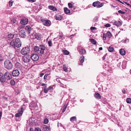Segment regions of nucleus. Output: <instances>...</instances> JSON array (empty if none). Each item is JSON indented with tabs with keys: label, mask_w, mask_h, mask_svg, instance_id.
Here are the masks:
<instances>
[{
	"label": "nucleus",
	"mask_w": 131,
	"mask_h": 131,
	"mask_svg": "<svg viewBox=\"0 0 131 131\" xmlns=\"http://www.w3.org/2000/svg\"><path fill=\"white\" fill-rule=\"evenodd\" d=\"M4 66L5 68L8 69H11L13 67L12 64L9 60H6L5 61Z\"/></svg>",
	"instance_id": "nucleus-1"
},
{
	"label": "nucleus",
	"mask_w": 131,
	"mask_h": 131,
	"mask_svg": "<svg viewBox=\"0 0 131 131\" xmlns=\"http://www.w3.org/2000/svg\"><path fill=\"white\" fill-rule=\"evenodd\" d=\"M30 49L28 47L23 48L21 51V52L22 54L25 55L28 53L29 52Z\"/></svg>",
	"instance_id": "nucleus-2"
},
{
	"label": "nucleus",
	"mask_w": 131,
	"mask_h": 131,
	"mask_svg": "<svg viewBox=\"0 0 131 131\" xmlns=\"http://www.w3.org/2000/svg\"><path fill=\"white\" fill-rule=\"evenodd\" d=\"M4 77L5 79H6L7 80H10L12 78L11 74L8 72H6L5 73Z\"/></svg>",
	"instance_id": "nucleus-3"
},
{
	"label": "nucleus",
	"mask_w": 131,
	"mask_h": 131,
	"mask_svg": "<svg viewBox=\"0 0 131 131\" xmlns=\"http://www.w3.org/2000/svg\"><path fill=\"white\" fill-rule=\"evenodd\" d=\"M15 45L16 47L19 48L21 47V42L19 38H16L15 41Z\"/></svg>",
	"instance_id": "nucleus-4"
},
{
	"label": "nucleus",
	"mask_w": 131,
	"mask_h": 131,
	"mask_svg": "<svg viewBox=\"0 0 131 131\" xmlns=\"http://www.w3.org/2000/svg\"><path fill=\"white\" fill-rule=\"evenodd\" d=\"M41 21H42L43 24L46 26H49L51 24V22L49 20H44L41 19Z\"/></svg>",
	"instance_id": "nucleus-5"
},
{
	"label": "nucleus",
	"mask_w": 131,
	"mask_h": 131,
	"mask_svg": "<svg viewBox=\"0 0 131 131\" xmlns=\"http://www.w3.org/2000/svg\"><path fill=\"white\" fill-rule=\"evenodd\" d=\"M30 56L26 55L24 56L23 57V60L24 62L27 63L29 62L30 60Z\"/></svg>",
	"instance_id": "nucleus-6"
},
{
	"label": "nucleus",
	"mask_w": 131,
	"mask_h": 131,
	"mask_svg": "<svg viewBox=\"0 0 131 131\" xmlns=\"http://www.w3.org/2000/svg\"><path fill=\"white\" fill-rule=\"evenodd\" d=\"M23 107H21V108L18 111V113L15 115V116L16 117H18L21 116L23 113Z\"/></svg>",
	"instance_id": "nucleus-7"
},
{
	"label": "nucleus",
	"mask_w": 131,
	"mask_h": 131,
	"mask_svg": "<svg viewBox=\"0 0 131 131\" xmlns=\"http://www.w3.org/2000/svg\"><path fill=\"white\" fill-rule=\"evenodd\" d=\"M19 34L20 36L22 38H25L26 36L25 30L24 29H22L20 31Z\"/></svg>",
	"instance_id": "nucleus-8"
},
{
	"label": "nucleus",
	"mask_w": 131,
	"mask_h": 131,
	"mask_svg": "<svg viewBox=\"0 0 131 131\" xmlns=\"http://www.w3.org/2000/svg\"><path fill=\"white\" fill-rule=\"evenodd\" d=\"M30 57L33 61H37L39 58L38 55L34 54H33Z\"/></svg>",
	"instance_id": "nucleus-9"
},
{
	"label": "nucleus",
	"mask_w": 131,
	"mask_h": 131,
	"mask_svg": "<svg viewBox=\"0 0 131 131\" xmlns=\"http://www.w3.org/2000/svg\"><path fill=\"white\" fill-rule=\"evenodd\" d=\"M19 74V72L17 70H14L12 73V75L14 77H17L18 76Z\"/></svg>",
	"instance_id": "nucleus-10"
},
{
	"label": "nucleus",
	"mask_w": 131,
	"mask_h": 131,
	"mask_svg": "<svg viewBox=\"0 0 131 131\" xmlns=\"http://www.w3.org/2000/svg\"><path fill=\"white\" fill-rule=\"evenodd\" d=\"M15 54L11 53H9L8 54V57L13 61H14L15 59Z\"/></svg>",
	"instance_id": "nucleus-11"
},
{
	"label": "nucleus",
	"mask_w": 131,
	"mask_h": 131,
	"mask_svg": "<svg viewBox=\"0 0 131 131\" xmlns=\"http://www.w3.org/2000/svg\"><path fill=\"white\" fill-rule=\"evenodd\" d=\"M5 81V78L3 74L2 73L0 72V81L2 82L3 83Z\"/></svg>",
	"instance_id": "nucleus-12"
},
{
	"label": "nucleus",
	"mask_w": 131,
	"mask_h": 131,
	"mask_svg": "<svg viewBox=\"0 0 131 131\" xmlns=\"http://www.w3.org/2000/svg\"><path fill=\"white\" fill-rule=\"evenodd\" d=\"M28 22V19L26 18H24L21 21V23L23 25H26Z\"/></svg>",
	"instance_id": "nucleus-13"
},
{
	"label": "nucleus",
	"mask_w": 131,
	"mask_h": 131,
	"mask_svg": "<svg viewBox=\"0 0 131 131\" xmlns=\"http://www.w3.org/2000/svg\"><path fill=\"white\" fill-rule=\"evenodd\" d=\"M55 18L56 20H61L62 18V17L60 14H57L55 16Z\"/></svg>",
	"instance_id": "nucleus-14"
},
{
	"label": "nucleus",
	"mask_w": 131,
	"mask_h": 131,
	"mask_svg": "<svg viewBox=\"0 0 131 131\" xmlns=\"http://www.w3.org/2000/svg\"><path fill=\"white\" fill-rule=\"evenodd\" d=\"M41 86H44L43 89L44 90V92L46 93L49 91L48 88H46L47 84H41Z\"/></svg>",
	"instance_id": "nucleus-15"
},
{
	"label": "nucleus",
	"mask_w": 131,
	"mask_h": 131,
	"mask_svg": "<svg viewBox=\"0 0 131 131\" xmlns=\"http://www.w3.org/2000/svg\"><path fill=\"white\" fill-rule=\"evenodd\" d=\"M94 96L97 99H101V96L99 93L95 92L94 94Z\"/></svg>",
	"instance_id": "nucleus-16"
},
{
	"label": "nucleus",
	"mask_w": 131,
	"mask_h": 131,
	"mask_svg": "<svg viewBox=\"0 0 131 131\" xmlns=\"http://www.w3.org/2000/svg\"><path fill=\"white\" fill-rule=\"evenodd\" d=\"M9 46L10 47L13 48L15 49V48L16 46L14 41L12 40V41L10 43Z\"/></svg>",
	"instance_id": "nucleus-17"
},
{
	"label": "nucleus",
	"mask_w": 131,
	"mask_h": 131,
	"mask_svg": "<svg viewBox=\"0 0 131 131\" xmlns=\"http://www.w3.org/2000/svg\"><path fill=\"white\" fill-rule=\"evenodd\" d=\"M78 50L79 51L80 53L81 54H85L86 53V51L84 49H79V50Z\"/></svg>",
	"instance_id": "nucleus-18"
},
{
	"label": "nucleus",
	"mask_w": 131,
	"mask_h": 131,
	"mask_svg": "<svg viewBox=\"0 0 131 131\" xmlns=\"http://www.w3.org/2000/svg\"><path fill=\"white\" fill-rule=\"evenodd\" d=\"M114 23L115 25L118 27L120 26L122 24L121 22L119 21H115L114 22Z\"/></svg>",
	"instance_id": "nucleus-19"
},
{
	"label": "nucleus",
	"mask_w": 131,
	"mask_h": 131,
	"mask_svg": "<svg viewBox=\"0 0 131 131\" xmlns=\"http://www.w3.org/2000/svg\"><path fill=\"white\" fill-rule=\"evenodd\" d=\"M35 38L39 40L41 39V35L39 33H36L35 35Z\"/></svg>",
	"instance_id": "nucleus-20"
},
{
	"label": "nucleus",
	"mask_w": 131,
	"mask_h": 131,
	"mask_svg": "<svg viewBox=\"0 0 131 131\" xmlns=\"http://www.w3.org/2000/svg\"><path fill=\"white\" fill-rule=\"evenodd\" d=\"M48 8L49 9L53 11H57V9L55 7L51 5L49 6Z\"/></svg>",
	"instance_id": "nucleus-21"
},
{
	"label": "nucleus",
	"mask_w": 131,
	"mask_h": 131,
	"mask_svg": "<svg viewBox=\"0 0 131 131\" xmlns=\"http://www.w3.org/2000/svg\"><path fill=\"white\" fill-rule=\"evenodd\" d=\"M120 54L124 56L125 55L126 53L125 50L123 49H121L119 50Z\"/></svg>",
	"instance_id": "nucleus-22"
},
{
	"label": "nucleus",
	"mask_w": 131,
	"mask_h": 131,
	"mask_svg": "<svg viewBox=\"0 0 131 131\" xmlns=\"http://www.w3.org/2000/svg\"><path fill=\"white\" fill-rule=\"evenodd\" d=\"M49 128L47 126L45 125L43 127L42 130L43 131H49Z\"/></svg>",
	"instance_id": "nucleus-23"
},
{
	"label": "nucleus",
	"mask_w": 131,
	"mask_h": 131,
	"mask_svg": "<svg viewBox=\"0 0 131 131\" xmlns=\"http://www.w3.org/2000/svg\"><path fill=\"white\" fill-rule=\"evenodd\" d=\"M64 13L66 14L70 13V10L67 7L64 8Z\"/></svg>",
	"instance_id": "nucleus-24"
},
{
	"label": "nucleus",
	"mask_w": 131,
	"mask_h": 131,
	"mask_svg": "<svg viewBox=\"0 0 131 131\" xmlns=\"http://www.w3.org/2000/svg\"><path fill=\"white\" fill-rule=\"evenodd\" d=\"M80 63H83L84 61V58L83 55L81 56L80 59Z\"/></svg>",
	"instance_id": "nucleus-25"
},
{
	"label": "nucleus",
	"mask_w": 131,
	"mask_h": 131,
	"mask_svg": "<svg viewBox=\"0 0 131 131\" xmlns=\"http://www.w3.org/2000/svg\"><path fill=\"white\" fill-rule=\"evenodd\" d=\"M112 34L109 31H108L106 34V36L108 38H110L112 36Z\"/></svg>",
	"instance_id": "nucleus-26"
},
{
	"label": "nucleus",
	"mask_w": 131,
	"mask_h": 131,
	"mask_svg": "<svg viewBox=\"0 0 131 131\" xmlns=\"http://www.w3.org/2000/svg\"><path fill=\"white\" fill-rule=\"evenodd\" d=\"M39 47L37 46H35L34 47V50L35 51L37 52L38 51H40V53H41V50L39 51Z\"/></svg>",
	"instance_id": "nucleus-27"
},
{
	"label": "nucleus",
	"mask_w": 131,
	"mask_h": 131,
	"mask_svg": "<svg viewBox=\"0 0 131 131\" xmlns=\"http://www.w3.org/2000/svg\"><path fill=\"white\" fill-rule=\"evenodd\" d=\"M129 41V39L127 38H126L125 39H123L122 40V43H128Z\"/></svg>",
	"instance_id": "nucleus-28"
},
{
	"label": "nucleus",
	"mask_w": 131,
	"mask_h": 131,
	"mask_svg": "<svg viewBox=\"0 0 131 131\" xmlns=\"http://www.w3.org/2000/svg\"><path fill=\"white\" fill-rule=\"evenodd\" d=\"M70 120L71 121L73 122L77 120V118L75 116H73L70 118Z\"/></svg>",
	"instance_id": "nucleus-29"
},
{
	"label": "nucleus",
	"mask_w": 131,
	"mask_h": 131,
	"mask_svg": "<svg viewBox=\"0 0 131 131\" xmlns=\"http://www.w3.org/2000/svg\"><path fill=\"white\" fill-rule=\"evenodd\" d=\"M67 106L65 105H64L62 108L61 110L62 111V113H63L64 112L67 108Z\"/></svg>",
	"instance_id": "nucleus-30"
},
{
	"label": "nucleus",
	"mask_w": 131,
	"mask_h": 131,
	"mask_svg": "<svg viewBox=\"0 0 131 131\" xmlns=\"http://www.w3.org/2000/svg\"><path fill=\"white\" fill-rule=\"evenodd\" d=\"M122 67L124 69L126 66V62L125 61H123V62L122 64Z\"/></svg>",
	"instance_id": "nucleus-31"
},
{
	"label": "nucleus",
	"mask_w": 131,
	"mask_h": 131,
	"mask_svg": "<svg viewBox=\"0 0 131 131\" xmlns=\"http://www.w3.org/2000/svg\"><path fill=\"white\" fill-rule=\"evenodd\" d=\"M63 52L64 54L65 55H68L69 54V51L67 50H63Z\"/></svg>",
	"instance_id": "nucleus-32"
},
{
	"label": "nucleus",
	"mask_w": 131,
	"mask_h": 131,
	"mask_svg": "<svg viewBox=\"0 0 131 131\" xmlns=\"http://www.w3.org/2000/svg\"><path fill=\"white\" fill-rule=\"evenodd\" d=\"M98 3H100L99 1H97L94 2L93 3V5L94 7L97 6L98 5Z\"/></svg>",
	"instance_id": "nucleus-33"
},
{
	"label": "nucleus",
	"mask_w": 131,
	"mask_h": 131,
	"mask_svg": "<svg viewBox=\"0 0 131 131\" xmlns=\"http://www.w3.org/2000/svg\"><path fill=\"white\" fill-rule=\"evenodd\" d=\"M64 36L62 34H60L59 36V39H61L62 40L64 39Z\"/></svg>",
	"instance_id": "nucleus-34"
},
{
	"label": "nucleus",
	"mask_w": 131,
	"mask_h": 131,
	"mask_svg": "<svg viewBox=\"0 0 131 131\" xmlns=\"http://www.w3.org/2000/svg\"><path fill=\"white\" fill-rule=\"evenodd\" d=\"M90 41L94 45H95L96 43V41L93 39H90Z\"/></svg>",
	"instance_id": "nucleus-35"
},
{
	"label": "nucleus",
	"mask_w": 131,
	"mask_h": 131,
	"mask_svg": "<svg viewBox=\"0 0 131 131\" xmlns=\"http://www.w3.org/2000/svg\"><path fill=\"white\" fill-rule=\"evenodd\" d=\"M114 48L113 47L110 46L108 49V50L110 52H112L113 51Z\"/></svg>",
	"instance_id": "nucleus-36"
},
{
	"label": "nucleus",
	"mask_w": 131,
	"mask_h": 131,
	"mask_svg": "<svg viewBox=\"0 0 131 131\" xmlns=\"http://www.w3.org/2000/svg\"><path fill=\"white\" fill-rule=\"evenodd\" d=\"M45 47L43 45H41V54H43V50L45 49Z\"/></svg>",
	"instance_id": "nucleus-37"
},
{
	"label": "nucleus",
	"mask_w": 131,
	"mask_h": 131,
	"mask_svg": "<svg viewBox=\"0 0 131 131\" xmlns=\"http://www.w3.org/2000/svg\"><path fill=\"white\" fill-rule=\"evenodd\" d=\"M25 29L29 31H30L31 30V28L29 26H27L25 27Z\"/></svg>",
	"instance_id": "nucleus-38"
},
{
	"label": "nucleus",
	"mask_w": 131,
	"mask_h": 131,
	"mask_svg": "<svg viewBox=\"0 0 131 131\" xmlns=\"http://www.w3.org/2000/svg\"><path fill=\"white\" fill-rule=\"evenodd\" d=\"M108 64H106V63H104L103 65V68L105 69H108Z\"/></svg>",
	"instance_id": "nucleus-39"
},
{
	"label": "nucleus",
	"mask_w": 131,
	"mask_h": 131,
	"mask_svg": "<svg viewBox=\"0 0 131 131\" xmlns=\"http://www.w3.org/2000/svg\"><path fill=\"white\" fill-rule=\"evenodd\" d=\"M49 122V120L48 119L46 118H45L43 121V123L45 124H47Z\"/></svg>",
	"instance_id": "nucleus-40"
},
{
	"label": "nucleus",
	"mask_w": 131,
	"mask_h": 131,
	"mask_svg": "<svg viewBox=\"0 0 131 131\" xmlns=\"http://www.w3.org/2000/svg\"><path fill=\"white\" fill-rule=\"evenodd\" d=\"M4 60V57L0 53V61H3Z\"/></svg>",
	"instance_id": "nucleus-41"
},
{
	"label": "nucleus",
	"mask_w": 131,
	"mask_h": 131,
	"mask_svg": "<svg viewBox=\"0 0 131 131\" xmlns=\"http://www.w3.org/2000/svg\"><path fill=\"white\" fill-rule=\"evenodd\" d=\"M68 5L70 8H73L72 4L71 3H69L68 4Z\"/></svg>",
	"instance_id": "nucleus-42"
},
{
	"label": "nucleus",
	"mask_w": 131,
	"mask_h": 131,
	"mask_svg": "<svg viewBox=\"0 0 131 131\" xmlns=\"http://www.w3.org/2000/svg\"><path fill=\"white\" fill-rule=\"evenodd\" d=\"M126 102L127 103H131V99L130 98H127L126 99Z\"/></svg>",
	"instance_id": "nucleus-43"
},
{
	"label": "nucleus",
	"mask_w": 131,
	"mask_h": 131,
	"mask_svg": "<svg viewBox=\"0 0 131 131\" xmlns=\"http://www.w3.org/2000/svg\"><path fill=\"white\" fill-rule=\"evenodd\" d=\"M10 84L12 85H14L15 84V81L13 80H12L10 81Z\"/></svg>",
	"instance_id": "nucleus-44"
},
{
	"label": "nucleus",
	"mask_w": 131,
	"mask_h": 131,
	"mask_svg": "<svg viewBox=\"0 0 131 131\" xmlns=\"http://www.w3.org/2000/svg\"><path fill=\"white\" fill-rule=\"evenodd\" d=\"M103 4L102 3H98V5L97 6V8H100L103 6Z\"/></svg>",
	"instance_id": "nucleus-45"
},
{
	"label": "nucleus",
	"mask_w": 131,
	"mask_h": 131,
	"mask_svg": "<svg viewBox=\"0 0 131 131\" xmlns=\"http://www.w3.org/2000/svg\"><path fill=\"white\" fill-rule=\"evenodd\" d=\"M63 70L65 72H67L68 71L67 68L64 65L63 67Z\"/></svg>",
	"instance_id": "nucleus-46"
},
{
	"label": "nucleus",
	"mask_w": 131,
	"mask_h": 131,
	"mask_svg": "<svg viewBox=\"0 0 131 131\" xmlns=\"http://www.w3.org/2000/svg\"><path fill=\"white\" fill-rule=\"evenodd\" d=\"M14 37V35L11 34H10L8 35V37L11 38H13Z\"/></svg>",
	"instance_id": "nucleus-47"
},
{
	"label": "nucleus",
	"mask_w": 131,
	"mask_h": 131,
	"mask_svg": "<svg viewBox=\"0 0 131 131\" xmlns=\"http://www.w3.org/2000/svg\"><path fill=\"white\" fill-rule=\"evenodd\" d=\"M48 46L49 47H51L52 45V42L51 40H49L48 41Z\"/></svg>",
	"instance_id": "nucleus-48"
},
{
	"label": "nucleus",
	"mask_w": 131,
	"mask_h": 131,
	"mask_svg": "<svg viewBox=\"0 0 131 131\" xmlns=\"http://www.w3.org/2000/svg\"><path fill=\"white\" fill-rule=\"evenodd\" d=\"M16 21L15 19L13 18L11 20V23L12 24H13L15 23Z\"/></svg>",
	"instance_id": "nucleus-49"
},
{
	"label": "nucleus",
	"mask_w": 131,
	"mask_h": 131,
	"mask_svg": "<svg viewBox=\"0 0 131 131\" xmlns=\"http://www.w3.org/2000/svg\"><path fill=\"white\" fill-rule=\"evenodd\" d=\"M48 88V89L49 91L50 92H51L53 90V88L51 87V86H50Z\"/></svg>",
	"instance_id": "nucleus-50"
},
{
	"label": "nucleus",
	"mask_w": 131,
	"mask_h": 131,
	"mask_svg": "<svg viewBox=\"0 0 131 131\" xmlns=\"http://www.w3.org/2000/svg\"><path fill=\"white\" fill-rule=\"evenodd\" d=\"M12 1V0H11L10 1H9V4L10 6H12L13 4V2Z\"/></svg>",
	"instance_id": "nucleus-51"
},
{
	"label": "nucleus",
	"mask_w": 131,
	"mask_h": 131,
	"mask_svg": "<svg viewBox=\"0 0 131 131\" xmlns=\"http://www.w3.org/2000/svg\"><path fill=\"white\" fill-rule=\"evenodd\" d=\"M111 25L109 24H107L105 25V26L106 27H109L111 26Z\"/></svg>",
	"instance_id": "nucleus-52"
},
{
	"label": "nucleus",
	"mask_w": 131,
	"mask_h": 131,
	"mask_svg": "<svg viewBox=\"0 0 131 131\" xmlns=\"http://www.w3.org/2000/svg\"><path fill=\"white\" fill-rule=\"evenodd\" d=\"M35 131H41V129L39 127H38L35 129Z\"/></svg>",
	"instance_id": "nucleus-53"
},
{
	"label": "nucleus",
	"mask_w": 131,
	"mask_h": 131,
	"mask_svg": "<svg viewBox=\"0 0 131 131\" xmlns=\"http://www.w3.org/2000/svg\"><path fill=\"white\" fill-rule=\"evenodd\" d=\"M106 35H105L104 34H103V40H105L106 39Z\"/></svg>",
	"instance_id": "nucleus-54"
},
{
	"label": "nucleus",
	"mask_w": 131,
	"mask_h": 131,
	"mask_svg": "<svg viewBox=\"0 0 131 131\" xmlns=\"http://www.w3.org/2000/svg\"><path fill=\"white\" fill-rule=\"evenodd\" d=\"M118 12L119 13L121 14H123L125 13V12L122 11L121 10H119L118 11Z\"/></svg>",
	"instance_id": "nucleus-55"
},
{
	"label": "nucleus",
	"mask_w": 131,
	"mask_h": 131,
	"mask_svg": "<svg viewBox=\"0 0 131 131\" xmlns=\"http://www.w3.org/2000/svg\"><path fill=\"white\" fill-rule=\"evenodd\" d=\"M23 28V27L22 26V25H20V26H19L18 27V30H19L20 29H21L22 28Z\"/></svg>",
	"instance_id": "nucleus-56"
},
{
	"label": "nucleus",
	"mask_w": 131,
	"mask_h": 131,
	"mask_svg": "<svg viewBox=\"0 0 131 131\" xmlns=\"http://www.w3.org/2000/svg\"><path fill=\"white\" fill-rule=\"evenodd\" d=\"M60 126L62 127V126H63L61 123H58V127L59 128Z\"/></svg>",
	"instance_id": "nucleus-57"
},
{
	"label": "nucleus",
	"mask_w": 131,
	"mask_h": 131,
	"mask_svg": "<svg viewBox=\"0 0 131 131\" xmlns=\"http://www.w3.org/2000/svg\"><path fill=\"white\" fill-rule=\"evenodd\" d=\"M90 29L92 30H94L96 29V28L94 27H91L90 28Z\"/></svg>",
	"instance_id": "nucleus-58"
},
{
	"label": "nucleus",
	"mask_w": 131,
	"mask_h": 131,
	"mask_svg": "<svg viewBox=\"0 0 131 131\" xmlns=\"http://www.w3.org/2000/svg\"><path fill=\"white\" fill-rule=\"evenodd\" d=\"M48 74H46L45 75L44 77V80H45V79H46L47 77L48 76Z\"/></svg>",
	"instance_id": "nucleus-59"
},
{
	"label": "nucleus",
	"mask_w": 131,
	"mask_h": 131,
	"mask_svg": "<svg viewBox=\"0 0 131 131\" xmlns=\"http://www.w3.org/2000/svg\"><path fill=\"white\" fill-rule=\"evenodd\" d=\"M60 80H61L60 79H59V78H57L56 79V80H57V81L59 82H60Z\"/></svg>",
	"instance_id": "nucleus-60"
},
{
	"label": "nucleus",
	"mask_w": 131,
	"mask_h": 131,
	"mask_svg": "<svg viewBox=\"0 0 131 131\" xmlns=\"http://www.w3.org/2000/svg\"><path fill=\"white\" fill-rule=\"evenodd\" d=\"M75 34H74V35H71L70 37H69L70 38V39H71L72 38H73V37L74 36V35H75Z\"/></svg>",
	"instance_id": "nucleus-61"
},
{
	"label": "nucleus",
	"mask_w": 131,
	"mask_h": 131,
	"mask_svg": "<svg viewBox=\"0 0 131 131\" xmlns=\"http://www.w3.org/2000/svg\"><path fill=\"white\" fill-rule=\"evenodd\" d=\"M122 91V93L123 94L125 93L126 91H125V90H124V89Z\"/></svg>",
	"instance_id": "nucleus-62"
},
{
	"label": "nucleus",
	"mask_w": 131,
	"mask_h": 131,
	"mask_svg": "<svg viewBox=\"0 0 131 131\" xmlns=\"http://www.w3.org/2000/svg\"><path fill=\"white\" fill-rule=\"evenodd\" d=\"M60 85L63 88H64L65 87L63 86V85L62 83H61L60 84Z\"/></svg>",
	"instance_id": "nucleus-63"
},
{
	"label": "nucleus",
	"mask_w": 131,
	"mask_h": 131,
	"mask_svg": "<svg viewBox=\"0 0 131 131\" xmlns=\"http://www.w3.org/2000/svg\"><path fill=\"white\" fill-rule=\"evenodd\" d=\"M29 2H34L35 1V0H27Z\"/></svg>",
	"instance_id": "nucleus-64"
}]
</instances>
